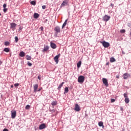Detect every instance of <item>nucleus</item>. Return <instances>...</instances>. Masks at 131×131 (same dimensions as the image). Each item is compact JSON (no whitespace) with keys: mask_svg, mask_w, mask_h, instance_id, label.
<instances>
[{"mask_svg":"<svg viewBox=\"0 0 131 131\" xmlns=\"http://www.w3.org/2000/svg\"><path fill=\"white\" fill-rule=\"evenodd\" d=\"M3 8H4V9L7 8V4H4L3 5Z\"/></svg>","mask_w":131,"mask_h":131,"instance_id":"37","label":"nucleus"},{"mask_svg":"<svg viewBox=\"0 0 131 131\" xmlns=\"http://www.w3.org/2000/svg\"><path fill=\"white\" fill-rule=\"evenodd\" d=\"M20 57H25V52L23 51H21L19 53Z\"/></svg>","mask_w":131,"mask_h":131,"instance_id":"16","label":"nucleus"},{"mask_svg":"<svg viewBox=\"0 0 131 131\" xmlns=\"http://www.w3.org/2000/svg\"><path fill=\"white\" fill-rule=\"evenodd\" d=\"M128 76H129V75L127 73H124L123 75L124 79H127Z\"/></svg>","mask_w":131,"mask_h":131,"instance_id":"13","label":"nucleus"},{"mask_svg":"<svg viewBox=\"0 0 131 131\" xmlns=\"http://www.w3.org/2000/svg\"><path fill=\"white\" fill-rule=\"evenodd\" d=\"M64 83H65V82H62L59 85L58 87L57 88L58 91H61V89L62 88V86H63V84H64Z\"/></svg>","mask_w":131,"mask_h":131,"instance_id":"14","label":"nucleus"},{"mask_svg":"<svg viewBox=\"0 0 131 131\" xmlns=\"http://www.w3.org/2000/svg\"><path fill=\"white\" fill-rule=\"evenodd\" d=\"M80 66H81V61H79L78 63H77V68H80Z\"/></svg>","mask_w":131,"mask_h":131,"instance_id":"20","label":"nucleus"},{"mask_svg":"<svg viewBox=\"0 0 131 131\" xmlns=\"http://www.w3.org/2000/svg\"><path fill=\"white\" fill-rule=\"evenodd\" d=\"M123 96H124V97L125 98L127 97V94L126 93H124L123 94Z\"/></svg>","mask_w":131,"mask_h":131,"instance_id":"38","label":"nucleus"},{"mask_svg":"<svg viewBox=\"0 0 131 131\" xmlns=\"http://www.w3.org/2000/svg\"><path fill=\"white\" fill-rule=\"evenodd\" d=\"M115 101V99H111V102L112 103H114V102Z\"/></svg>","mask_w":131,"mask_h":131,"instance_id":"36","label":"nucleus"},{"mask_svg":"<svg viewBox=\"0 0 131 131\" xmlns=\"http://www.w3.org/2000/svg\"><path fill=\"white\" fill-rule=\"evenodd\" d=\"M0 16H2V14L1 13V12H0Z\"/></svg>","mask_w":131,"mask_h":131,"instance_id":"51","label":"nucleus"},{"mask_svg":"<svg viewBox=\"0 0 131 131\" xmlns=\"http://www.w3.org/2000/svg\"><path fill=\"white\" fill-rule=\"evenodd\" d=\"M11 118L14 119V118H16V114H17L16 111H11Z\"/></svg>","mask_w":131,"mask_h":131,"instance_id":"8","label":"nucleus"},{"mask_svg":"<svg viewBox=\"0 0 131 131\" xmlns=\"http://www.w3.org/2000/svg\"><path fill=\"white\" fill-rule=\"evenodd\" d=\"M102 20L104 21V22H108L109 20H110V16L105 15L103 17H102Z\"/></svg>","mask_w":131,"mask_h":131,"instance_id":"5","label":"nucleus"},{"mask_svg":"<svg viewBox=\"0 0 131 131\" xmlns=\"http://www.w3.org/2000/svg\"><path fill=\"white\" fill-rule=\"evenodd\" d=\"M54 31L55 32L54 35L55 37H58V33H60V32H61V29L60 28V27H55L54 28Z\"/></svg>","mask_w":131,"mask_h":131,"instance_id":"1","label":"nucleus"},{"mask_svg":"<svg viewBox=\"0 0 131 131\" xmlns=\"http://www.w3.org/2000/svg\"><path fill=\"white\" fill-rule=\"evenodd\" d=\"M23 29L22 27H19V30H22Z\"/></svg>","mask_w":131,"mask_h":131,"instance_id":"43","label":"nucleus"},{"mask_svg":"<svg viewBox=\"0 0 131 131\" xmlns=\"http://www.w3.org/2000/svg\"><path fill=\"white\" fill-rule=\"evenodd\" d=\"M68 21V19H66L64 22L63 23L62 26V28H64V27H65V26H66V25L67 24V21Z\"/></svg>","mask_w":131,"mask_h":131,"instance_id":"17","label":"nucleus"},{"mask_svg":"<svg viewBox=\"0 0 131 131\" xmlns=\"http://www.w3.org/2000/svg\"><path fill=\"white\" fill-rule=\"evenodd\" d=\"M61 56L60 54H58L57 55H56L54 57V60L55 62H56V64H58L59 63V58H60V56Z\"/></svg>","mask_w":131,"mask_h":131,"instance_id":"4","label":"nucleus"},{"mask_svg":"<svg viewBox=\"0 0 131 131\" xmlns=\"http://www.w3.org/2000/svg\"><path fill=\"white\" fill-rule=\"evenodd\" d=\"M7 11H8V9L4 8L3 12H4V13H6L7 12Z\"/></svg>","mask_w":131,"mask_h":131,"instance_id":"34","label":"nucleus"},{"mask_svg":"<svg viewBox=\"0 0 131 131\" xmlns=\"http://www.w3.org/2000/svg\"><path fill=\"white\" fill-rule=\"evenodd\" d=\"M27 65H28L30 67H31L32 66V63H30V62L28 61L27 63Z\"/></svg>","mask_w":131,"mask_h":131,"instance_id":"33","label":"nucleus"},{"mask_svg":"<svg viewBox=\"0 0 131 131\" xmlns=\"http://www.w3.org/2000/svg\"><path fill=\"white\" fill-rule=\"evenodd\" d=\"M124 130H125L124 128H123L122 131H124Z\"/></svg>","mask_w":131,"mask_h":131,"instance_id":"50","label":"nucleus"},{"mask_svg":"<svg viewBox=\"0 0 131 131\" xmlns=\"http://www.w3.org/2000/svg\"><path fill=\"white\" fill-rule=\"evenodd\" d=\"M68 92H69V90L68 89V87H66L64 88V94L65 95L66 94H67V93H68Z\"/></svg>","mask_w":131,"mask_h":131,"instance_id":"21","label":"nucleus"},{"mask_svg":"<svg viewBox=\"0 0 131 131\" xmlns=\"http://www.w3.org/2000/svg\"><path fill=\"white\" fill-rule=\"evenodd\" d=\"M11 25V28H15V27H16V26H17V24H16L15 23H11L10 24Z\"/></svg>","mask_w":131,"mask_h":131,"instance_id":"18","label":"nucleus"},{"mask_svg":"<svg viewBox=\"0 0 131 131\" xmlns=\"http://www.w3.org/2000/svg\"><path fill=\"white\" fill-rule=\"evenodd\" d=\"M31 5H33V6H35L36 5V2L35 1H33L30 2Z\"/></svg>","mask_w":131,"mask_h":131,"instance_id":"27","label":"nucleus"},{"mask_svg":"<svg viewBox=\"0 0 131 131\" xmlns=\"http://www.w3.org/2000/svg\"><path fill=\"white\" fill-rule=\"evenodd\" d=\"M14 38H15V42H18V40H19V38H18V37L15 36Z\"/></svg>","mask_w":131,"mask_h":131,"instance_id":"32","label":"nucleus"},{"mask_svg":"<svg viewBox=\"0 0 131 131\" xmlns=\"http://www.w3.org/2000/svg\"><path fill=\"white\" fill-rule=\"evenodd\" d=\"M122 54H124V53L123 52H122Z\"/></svg>","mask_w":131,"mask_h":131,"instance_id":"52","label":"nucleus"},{"mask_svg":"<svg viewBox=\"0 0 131 131\" xmlns=\"http://www.w3.org/2000/svg\"><path fill=\"white\" fill-rule=\"evenodd\" d=\"M116 78H119V75L116 76Z\"/></svg>","mask_w":131,"mask_h":131,"instance_id":"46","label":"nucleus"},{"mask_svg":"<svg viewBox=\"0 0 131 131\" xmlns=\"http://www.w3.org/2000/svg\"><path fill=\"white\" fill-rule=\"evenodd\" d=\"M78 82L79 83H83L84 82V76L80 75L78 77Z\"/></svg>","mask_w":131,"mask_h":131,"instance_id":"2","label":"nucleus"},{"mask_svg":"<svg viewBox=\"0 0 131 131\" xmlns=\"http://www.w3.org/2000/svg\"><path fill=\"white\" fill-rule=\"evenodd\" d=\"M74 110L75 111H77V112H79V111L80 110V106H79L78 104L76 103L75 104Z\"/></svg>","mask_w":131,"mask_h":131,"instance_id":"9","label":"nucleus"},{"mask_svg":"<svg viewBox=\"0 0 131 131\" xmlns=\"http://www.w3.org/2000/svg\"><path fill=\"white\" fill-rule=\"evenodd\" d=\"M46 21H48V19H46Z\"/></svg>","mask_w":131,"mask_h":131,"instance_id":"53","label":"nucleus"},{"mask_svg":"<svg viewBox=\"0 0 131 131\" xmlns=\"http://www.w3.org/2000/svg\"><path fill=\"white\" fill-rule=\"evenodd\" d=\"M102 82L103 84L106 87L109 86V84L108 83V80L105 78H102Z\"/></svg>","mask_w":131,"mask_h":131,"instance_id":"7","label":"nucleus"},{"mask_svg":"<svg viewBox=\"0 0 131 131\" xmlns=\"http://www.w3.org/2000/svg\"><path fill=\"white\" fill-rule=\"evenodd\" d=\"M49 49H50V46H45L43 49V52H47V51H49Z\"/></svg>","mask_w":131,"mask_h":131,"instance_id":"15","label":"nucleus"},{"mask_svg":"<svg viewBox=\"0 0 131 131\" xmlns=\"http://www.w3.org/2000/svg\"><path fill=\"white\" fill-rule=\"evenodd\" d=\"M38 79H39V80H40V79H41V77H40V76H38Z\"/></svg>","mask_w":131,"mask_h":131,"instance_id":"42","label":"nucleus"},{"mask_svg":"<svg viewBox=\"0 0 131 131\" xmlns=\"http://www.w3.org/2000/svg\"><path fill=\"white\" fill-rule=\"evenodd\" d=\"M120 32L121 33H125V30L124 29L120 30Z\"/></svg>","mask_w":131,"mask_h":131,"instance_id":"31","label":"nucleus"},{"mask_svg":"<svg viewBox=\"0 0 131 131\" xmlns=\"http://www.w3.org/2000/svg\"><path fill=\"white\" fill-rule=\"evenodd\" d=\"M38 17H39V14H38V13H35L34 14V19H37V18H38Z\"/></svg>","mask_w":131,"mask_h":131,"instance_id":"19","label":"nucleus"},{"mask_svg":"<svg viewBox=\"0 0 131 131\" xmlns=\"http://www.w3.org/2000/svg\"><path fill=\"white\" fill-rule=\"evenodd\" d=\"M69 2V0H64L62 2V3L60 5V8H63V7H65V6H67L68 5V3Z\"/></svg>","mask_w":131,"mask_h":131,"instance_id":"6","label":"nucleus"},{"mask_svg":"<svg viewBox=\"0 0 131 131\" xmlns=\"http://www.w3.org/2000/svg\"><path fill=\"white\" fill-rule=\"evenodd\" d=\"M40 29L41 31H43V27H40Z\"/></svg>","mask_w":131,"mask_h":131,"instance_id":"39","label":"nucleus"},{"mask_svg":"<svg viewBox=\"0 0 131 131\" xmlns=\"http://www.w3.org/2000/svg\"><path fill=\"white\" fill-rule=\"evenodd\" d=\"M3 131H9V130L8 129H7V128H4L3 129Z\"/></svg>","mask_w":131,"mask_h":131,"instance_id":"44","label":"nucleus"},{"mask_svg":"<svg viewBox=\"0 0 131 131\" xmlns=\"http://www.w3.org/2000/svg\"><path fill=\"white\" fill-rule=\"evenodd\" d=\"M25 108L27 110H28L29 109H30V105H27L26 106V107H25Z\"/></svg>","mask_w":131,"mask_h":131,"instance_id":"30","label":"nucleus"},{"mask_svg":"<svg viewBox=\"0 0 131 131\" xmlns=\"http://www.w3.org/2000/svg\"><path fill=\"white\" fill-rule=\"evenodd\" d=\"M98 125L99 126H102L103 128H104V125H103V122H99L98 123Z\"/></svg>","mask_w":131,"mask_h":131,"instance_id":"25","label":"nucleus"},{"mask_svg":"<svg viewBox=\"0 0 131 131\" xmlns=\"http://www.w3.org/2000/svg\"><path fill=\"white\" fill-rule=\"evenodd\" d=\"M14 86H15L16 88H17V86H19V83H17L14 84Z\"/></svg>","mask_w":131,"mask_h":131,"instance_id":"35","label":"nucleus"},{"mask_svg":"<svg viewBox=\"0 0 131 131\" xmlns=\"http://www.w3.org/2000/svg\"><path fill=\"white\" fill-rule=\"evenodd\" d=\"M46 127H47V126H46V124L42 123L39 125V129L41 130V129H44V128H46Z\"/></svg>","mask_w":131,"mask_h":131,"instance_id":"10","label":"nucleus"},{"mask_svg":"<svg viewBox=\"0 0 131 131\" xmlns=\"http://www.w3.org/2000/svg\"><path fill=\"white\" fill-rule=\"evenodd\" d=\"M4 45H5V46H10V42H9V41H5L4 42Z\"/></svg>","mask_w":131,"mask_h":131,"instance_id":"29","label":"nucleus"},{"mask_svg":"<svg viewBox=\"0 0 131 131\" xmlns=\"http://www.w3.org/2000/svg\"><path fill=\"white\" fill-rule=\"evenodd\" d=\"M26 58L27 60H31V56H30L28 55H26Z\"/></svg>","mask_w":131,"mask_h":131,"instance_id":"28","label":"nucleus"},{"mask_svg":"<svg viewBox=\"0 0 131 131\" xmlns=\"http://www.w3.org/2000/svg\"><path fill=\"white\" fill-rule=\"evenodd\" d=\"M41 91V89H39L38 90H37V92H40Z\"/></svg>","mask_w":131,"mask_h":131,"instance_id":"45","label":"nucleus"},{"mask_svg":"<svg viewBox=\"0 0 131 131\" xmlns=\"http://www.w3.org/2000/svg\"><path fill=\"white\" fill-rule=\"evenodd\" d=\"M115 61H116V60L115 59V58H114V57H111L110 58L111 63H113L114 62H115Z\"/></svg>","mask_w":131,"mask_h":131,"instance_id":"22","label":"nucleus"},{"mask_svg":"<svg viewBox=\"0 0 131 131\" xmlns=\"http://www.w3.org/2000/svg\"><path fill=\"white\" fill-rule=\"evenodd\" d=\"M121 110L122 111H123V108L121 107Z\"/></svg>","mask_w":131,"mask_h":131,"instance_id":"48","label":"nucleus"},{"mask_svg":"<svg viewBox=\"0 0 131 131\" xmlns=\"http://www.w3.org/2000/svg\"><path fill=\"white\" fill-rule=\"evenodd\" d=\"M33 88H34V93H36V92H37V89H38V84H34Z\"/></svg>","mask_w":131,"mask_h":131,"instance_id":"11","label":"nucleus"},{"mask_svg":"<svg viewBox=\"0 0 131 131\" xmlns=\"http://www.w3.org/2000/svg\"><path fill=\"white\" fill-rule=\"evenodd\" d=\"M4 51L6 53H9L10 52V49L8 48H5L4 49Z\"/></svg>","mask_w":131,"mask_h":131,"instance_id":"23","label":"nucleus"},{"mask_svg":"<svg viewBox=\"0 0 131 131\" xmlns=\"http://www.w3.org/2000/svg\"><path fill=\"white\" fill-rule=\"evenodd\" d=\"M106 65H107V66L109 65V62L106 63Z\"/></svg>","mask_w":131,"mask_h":131,"instance_id":"49","label":"nucleus"},{"mask_svg":"<svg viewBox=\"0 0 131 131\" xmlns=\"http://www.w3.org/2000/svg\"><path fill=\"white\" fill-rule=\"evenodd\" d=\"M11 89H13V88H14V86L13 85H11Z\"/></svg>","mask_w":131,"mask_h":131,"instance_id":"47","label":"nucleus"},{"mask_svg":"<svg viewBox=\"0 0 131 131\" xmlns=\"http://www.w3.org/2000/svg\"><path fill=\"white\" fill-rule=\"evenodd\" d=\"M101 43H102L103 47H104V48H108V47L110 46V43H109V42H106L105 41H101L100 42Z\"/></svg>","mask_w":131,"mask_h":131,"instance_id":"3","label":"nucleus"},{"mask_svg":"<svg viewBox=\"0 0 131 131\" xmlns=\"http://www.w3.org/2000/svg\"><path fill=\"white\" fill-rule=\"evenodd\" d=\"M51 105L52 106H56L57 105V101H52V102L51 103Z\"/></svg>","mask_w":131,"mask_h":131,"instance_id":"24","label":"nucleus"},{"mask_svg":"<svg viewBox=\"0 0 131 131\" xmlns=\"http://www.w3.org/2000/svg\"><path fill=\"white\" fill-rule=\"evenodd\" d=\"M42 9L43 10H45V9H46V6H45V5L42 6Z\"/></svg>","mask_w":131,"mask_h":131,"instance_id":"40","label":"nucleus"},{"mask_svg":"<svg viewBox=\"0 0 131 131\" xmlns=\"http://www.w3.org/2000/svg\"><path fill=\"white\" fill-rule=\"evenodd\" d=\"M50 47L52 48V49H56L57 48V45L54 42H51Z\"/></svg>","mask_w":131,"mask_h":131,"instance_id":"12","label":"nucleus"},{"mask_svg":"<svg viewBox=\"0 0 131 131\" xmlns=\"http://www.w3.org/2000/svg\"><path fill=\"white\" fill-rule=\"evenodd\" d=\"M110 6V7H112V8H113V7H114V5L112 3H111Z\"/></svg>","mask_w":131,"mask_h":131,"instance_id":"41","label":"nucleus"},{"mask_svg":"<svg viewBox=\"0 0 131 131\" xmlns=\"http://www.w3.org/2000/svg\"><path fill=\"white\" fill-rule=\"evenodd\" d=\"M124 101L126 104H128V103H129V99H128V98H126Z\"/></svg>","mask_w":131,"mask_h":131,"instance_id":"26","label":"nucleus"}]
</instances>
